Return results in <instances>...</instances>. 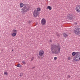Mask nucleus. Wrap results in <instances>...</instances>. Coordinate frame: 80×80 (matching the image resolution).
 <instances>
[{"label":"nucleus","instance_id":"22","mask_svg":"<svg viewBox=\"0 0 80 80\" xmlns=\"http://www.w3.org/2000/svg\"><path fill=\"white\" fill-rule=\"evenodd\" d=\"M22 76V74H20V75H19V77H21Z\"/></svg>","mask_w":80,"mask_h":80},{"label":"nucleus","instance_id":"3","mask_svg":"<svg viewBox=\"0 0 80 80\" xmlns=\"http://www.w3.org/2000/svg\"><path fill=\"white\" fill-rule=\"evenodd\" d=\"M30 10V6L27 5L25 4L24 7L21 9V12L22 13H24V12H28Z\"/></svg>","mask_w":80,"mask_h":80},{"label":"nucleus","instance_id":"27","mask_svg":"<svg viewBox=\"0 0 80 80\" xmlns=\"http://www.w3.org/2000/svg\"><path fill=\"white\" fill-rule=\"evenodd\" d=\"M12 52H13V49H12Z\"/></svg>","mask_w":80,"mask_h":80},{"label":"nucleus","instance_id":"9","mask_svg":"<svg viewBox=\"0 0 80 80\" xmlns=\"http://www.w3.org/2000/svg\"><path fill=\"white\" fill-rule=\"evenodd\" d=\"M67 18H68L69 19H70V20H72V19L73 17V16L71 14H68L67 16Z\"/></svg>","mask_w":80,"mask_h":80},{"label":"nucleus","instance_id":"10","mask_svg":"<svg viewBox=\"0 0 80 80\" xmlns=\"http://www.w3.org/2000/svg\"><path fill=\"white\" fill-rule=\"evenodd\" d=\"M41 23L42 25H45V23H46V21L42 20L41 21Z\"/></svg>","mask_w":80,"mask_h":80},{"label":"nucleus","instance_id":"14","mask_svg":"<svg viewBox=\"0 0 80 80\" xmlns=\"http://www.w3.org/2000/svg\"><path fill=\"white\" fill-rule=\"evenodd\" d=\"M4 75H8V73L7 72H5L4 73Z\"/></svg>","mask_w":80,"mask_h":80},{"label":"nucleus","instance_id":"30","mask_svg":"<svg viewBox=\"0 0 80 80\" xmlns=\"http://www.w3.org/2000/svg\"><path fill=\"white\" fill-rule=\"evenodd\" d=\"M30 23V22H29V23Z\"/></svg>","mask_w":80,"mask_h":80},{"label":"nucleus","instance_id":"20","mask_svg":"<svg viewBox=\"0 0 80 80\" xmlns=\"http://www.w3.org/2000/svg\"><path fill=\"white\" fill-rule=\"evenodd\" d=\"M74 24H75V25H77V23L75 22H74Z\"/></svg>","mask_w":80,"mask_h":80},{"label":"nucleus","instance_id":"17","mask_svg":"<svg viewBox=\"0 0 80 80\" xmlns=\"http://www.w3.org/2000/svg\"><path fill=\"white\" fill-rule=\"evenodd\" d=\"M22 63H23V64H26V62H25V61H22Z\"/></svg>","mask_w":80,"mask_h":80},{"label":"nucleus","instance_id":"4","mask_svg":"<svg viewBox=\"0 0 80 80\" xmlns=\"http://www.w3.org/2000/svg\"><path fill=\"white\" fill-rule=\"evenodd\" d=\"M44 55V51L40 50L39 52L38 58L40 59H42L43 58V56Z\"/></svg>","mask_w":80,"mask_h":80},{"label":"nucleus","instance_id":"7","mask_svg":"<svg viewBox=\"0 0 80 80\" xmlns=\"http://www.w3.org/2000/svg\"><path fill=\"white\" fill-rule=\"evenodd\" d=\"M12 32L13 33L11 34V35L12 37H15V36H16V35L17 33V30L15 29H13L12 30Z\"/></svg>","mask_w":80,"mask_h":80},{"label":"nucleus","instance_id":"6","mask_svg":"<svg viewBox=\"0 0 80 80\" xmlns=\"http://www.w3.org/2000/svg\"><path fill=\"white\" fill-rule=\"evenodd\" d=\"M75 10L77 13H80V5H77L75 8Z\"/></svg>","mask_w":80,"mask_h":80},{"label":"nucleus","instance_id":"18","mask_svg":"<svg viewBox=\"0 0 80 80\" xmlns=\"http://www.w3.org/2000/svg\"><path fill=\"white\" fill-rule=\"evenodd\" d=\"M47 8H48V9H49V10H50V6H48Z\"/></svg>","mask_w":80,"mask_h":80},{"label":"nucleus","instance_id":"11","mask_svg":"<svg viewBox=\"0 0 80 80\" xmlns=\"http://www.w3.org/2000/svg\"><path fill=\"white\" fill-rule=\"evenodd\" d=\"M62 35H63L64 37L66 38L67 37H68V34L67 32L63 33Z\"/></svg>","mask_w":80,"mask_h":80},{"label":"nucleus","instance_id":"26","mask_svg":"<svg viewBox=\"0 0 80 80\" xmlns=\"http://www.w3.org/2000/svg\"><path fill=\"white\" fill-rule=\"evenodd\" d=\"M50 42H52L51 40H50Z\"/></svg>","mask_w":80,"mask_h":80},{"label":"nucleus","instance_id":"16","mask_svg":"<svg viewBox=\"0 0 80 80\" xmlns=\"http://www.w3.org/2000/svg\"><path fill=\"white\" fill-rule=\"evenodd\" d=\"M67 77L68 78H70L71 76H70V75H68L67 76Z\"/></svg>","mask_w":80,"mask_h":80},{"label":"nucleus","instance_id":"2","mask_svg":"<svg viewBox=\"0 0 80 80\" xmlns=\"http://www.w3.org/2000/svg\"><path fill=\"white\" fill-rule=\"evenodd\" d=\"M76 56L74 57V58L73 59V60H75V61H77L78 62L80 60V53L79 52H73L72 53V56Z\"/></svg>","mask_w":80,"mask_h":80},{"label":"nucleus","instance_id":"29","mask_svg":"<svg viewBox=\"0 0 80 80\" xmlns=\"http://www.w3.org/2000/svg\"><path fill=\"white\" fill-rule=\"evenodd\" d=\"M68 21H67V22Z\"/></svg>","mask_w":80,"mask_h":80},{"label":"nucleus","instance_id":"21","mask_svg":"<svg viewBox=\"0 0 80 80\" xmlns=\"http://www.w3.org/2000/svg\"><path fill=\"white\" fill-rule=\"evenodd\" d=\"M42 20H45V18H43Z\"/></svg>","mask_w":80,"mask_h":80},{"label":"nucleus","instance_id":"15","mask_svg":"<svg viewBox=\"0 0 80 80\" xmlns=\"http://www.w3.org/2000/svg\"><path fill=\"white\" fill-rule=\"evenodd\" d=\"M37 11L38 12H40V8H37Z\"/></svg>","mask_w":80,"mask_h":80},{"label":"nucleus","instance_id":"28","mask_svg":"<svg viewBox=\"0 0 80 80\" xmlns=\"http://www.w3.org/2000/svg\"><path fill=\"white\" fill-rule=\"evenodd\" d=\"M57 36H59L58 34V35H57Z\"/></svg>","mask_w":80,"mask_h":80},{"label":"nucleus","instance_id":"5","mask_svg":"<svg viewBox=\"0 0 80 80\" xmlns=\"http://www.w3.org/2000/svg\"><path fill=\"white\" fill-rule=\"evenodd\" d=\"M74 32L75 35L80 34V28H76L74 29Z\"/></svg>","mask_w":80,"mask_h":80},{"label":"nucleus","instance_id":"23","mask_svg":"<svg viewBox=\"0 0 80 80\" xmlns=\"http://www.w3.org/2000/svg\"><path fill=\"white\" fill-rule=\"evenodd\" d=\"M68 60H70V58H68Z\"/></svg>","mask_w":80,"mask_h":80},{"label":"nucleus","instance_id":"12","mask_svg":"<svg viewBox=\"0 0 80 80\" xmlns=\"http://www.w3.org/2000/svg\"><path fill=\"white\" fill-rule=\"evenodd\" d=\"M24 6V4H23V3H22V2L20 3L19 6L20 8H22V7H23Z\"/></svg>","mask_w":80,"mask_h":80},{"label":"nucleus","instance_id":"19","mask_svg":"<svg viewBox=\"0 0 80 80\" xmlns=\"http://www.w3.org/2000/svg\"><path fill=\"white\" fill-rule=\"evenodd\" d=\"M57 58L56 57H55L54 58V60H57Z\"/></svg>","mask_w":80,"mask_h":80},{"label":"nucleus","instance_id":"13","mask_svg":"<svg viewBox=\"0 0 80 80\" xmlns=\"http://www.w3.org/2000/svg\"><path fill=\"white\" fill-rule=\"evenodd\" d=\"M16 67H19V68H21V67H22V66L20 64H18L16 65Z\"/></svg>","mask_w":80,"mask_h":80},{"label":"nucleus","instance_id":"1","mask_svg":"<svg viewBox=\"0 0 80 80\" xmlns=\"http://www.w3.org/2000/svg\"><path fill=\"white\" fill-rule=\"evenodd\" d=\"M51 50L52 53L58 54L60 52V47L59 45H53L51 46Z\"/></svg>","mask_w":80,"mask_h":80},{"label":"nucleus","instance_id":"24","mask_svg":"<svg viewBox=\"0 0 80 80\" xmlns=\"http://www.w3.org/2000/svg\"><path fill=\"white\" fill-rule=\"evenodd\" d=\"M33 60V59H32L31 61H32Z\"/></svg>","mask_w":80,"mask_h":80},{"label":"nucleus","instance_id":"25","mask_svg":"<svg viewBox=\"0 0 80 80\" xmlns=\"http://www.w3.org/2000/svg\"><path fill=\"white\" fill-rule=\"evenodd\" d=\"M52 9V7H50V10H51Z\"/></svg>","mask_w":80,"mask_h":80},{"label":"nucleus","instance_id":"8","mask_svg":"<svg viewBox=\"0 0 80 80\" xmlns=\"http://www.w3.org/2000/svg\"><path fill=\"white\" fill-rule=\"evenodd\" d=\"M38 15V12L36 10H34L33 13V15L35 17H37Z\"/></svg>","mask_w":80,"mask_h":80}]
</instances>
